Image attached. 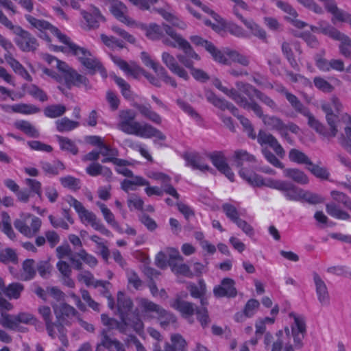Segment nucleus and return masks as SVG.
Here are the masks:
<instances>
[{
	"label": "nucleus",
	"instance_id": "nucleus-1",
	"mask_svg": "<svg viewBox=\"0 0 351 351\" xmlns=\"http://www.w3.org/2000/svg\"><path fill=\"white\" fill-rule=\"evenodd\" d=\"M239 174L244 180L254 187L265 186L280 191L289 201H302L303 189L291 182L272 178L265 179L263 176L254 172H250L243 168L239 170Z\"/></svg>",
	"mask_w": 351,
	"mask_h": 351
},
{
	"label": "nucleus",
	"instance_id": "nucleus-2",
	"mask_svg": "<svg viewBox=\"0 0 351 351\" xmlns=\"http://www.w3.org/2000/svg\"><path fill=\"white\" fill-rule=\"evenodd\" d=\"M136 113L130 109L122 110L119 113L117 128L127 134H133L143 138L156 137L165 141L166 136L161 131L152 125L136 121Z\"/></svg>",
	"mask_w": 351,
	"mask_h": 351
},
{
	"label": "nucleus",
	"instance_id": "nucleus-3",
	"mask_svg": "<svg viewBox=\"0 0 351 351\" xmlns=\"http://www.w3.org/2000/svg\"><path fill=\"white\" fill-rule=\"evenodd\" d=\"M177 38L180 49L183 53L177 54L178 60L186 68L189 69L192 77L197 82L206 83L210 80L209 75L201 69L194 66V60L199 61L200 56L193 50L191 44L184 38L174 35Z\"/></svg>",
	"mask_w": 351,
	"mask_h": 351
},
{
	"label": "nucleus",
	"instance_id": "nucleus-4",
	"mask_svg": "<svg viewBox=\"0 0 351 351\" xmlns=\"http://www.w3.org/2000/svg\"><path fill=\"white\" fill-rule=\"evenodd\" d=\"M64 44L68 46L69 51L77 58L89 75H93L99 72L103 78L107 77V71L102 63L88 49L77 45L71 42L69 38L68 42H65Z\"/></svg>",
	"mask_w": 351,
	"mask_h": 351
},
{
	"label": "nucleus",
	"instance_id": "nucleus-5",
	"mask_svg": "<svg viewBox=\"0 0 351 351\" xmlns=\"http://www.w3.org/2000/svg\"><path fill=\"white\" fill-rule=\"evenodd\" d=\"M141 27L142 29L145 31V35L148 38L152 40H162L164 45L180 49V47L178 43L179 42L177 41V38H175L174 35L181 38H184L180 34H178L170 25L162 23V25L156 23H150L148 26L141 24Z\"/></svg>",
	"mask_w": 351,
	"mask_h": 351
},
{
	"label": "nucleus",
	"instance_id": "nucleus-6",
	"mask_svg": "<svg viewBox=\"0 0 351 351\" xmlns=\"http://www.w3.org/2000/svg\"><path fill=\"white\" fill-rule=\"evenodd\" d=\"M56 66L62 73V76L68 89L70 90L72 86H83L86 89L91 88L88 79L85 75L78 73L66 62L58 60L56 62Z\"/></svg>",
	"mask_w": 351,
	"mask_h": 351
},
{
	"label": "nucleus",
	"instance_id": "nucleus-7",
	"mask_svg": "<svg viewBox=\"0 0 351 351\" xmlns=\"http://www.w3.org/2000/svg\"><path fill=\"white\" fill-rule=\"evenodd\" d=\"M245 132L247 134L249 138L253 140L256 138L258 143L261 146L267 145L274 151L278 156L281 158L285 157V149L280 144L278 139L273 134L263 130H260L258 134L256 135L253 125H252L248 129L245 130Z\"/></svg>",
	"mask_w": 351,
	"mask_h": 351
},
{
	"label": "nucleus",
	"instance_id": "nucleus-8",
	"mask_svg": "<svg viewBox=\"0 0 351 351\" xmlns=\"http://www.w3.org/2000/svg\"><path fill=\"white\" fill-rule=\"evenodd\" d=\"M322 110L326 114V119L330 129L328 130L324 124L320 123L316 118L315 121L318 123L317 129L315 127H311L316 132L326 138H332L336 136L338 132L337 123L339 122V118L337 114L333 113L332 109L329 104H323L321 106Z\"/></svg>",
	"mask_w": 351,
	"mask_h": 351
},
{
	"label": "nucleus",
	"instance_id": "nucleus-9",
	"mask_svg": "<svg viewBox=\"0 0 351 351\" xmlns=\"http://www.w3.org/2000/svg\"><path fill=\"white\" fill-rule=\"evenodd\" d=\"M113 62L117 64L121 70L128 75H132L134 77H137L139 73H142L153 85L160 87V83L159 80L154 77L153 75L148 73L138 66L134 62H131L129 64L126 61L121 59L118 56H112Z\"/></svg>",
	"mask_w": 351,
	"mask_h": 351
},
{
	"label": "nucleus",
	"instance_id": "nucleus-10",
	"mask_svg": "<svg viewBox=\"0 0 351 351\" xmlns=\"http://www.w3.org/2000/svg\"><path fill=\"white\" fill-rule=\"evenodd\" d=\"M245 106L243 108L252 110L258 118L262 119L265 125L270 127L272 130L279 132L285 128V123L279 117L264 114L262 107L257 102L247 101Z\"/></svg>",
	"mask_w": 351,
	"mask_h": 351
},
{
	"label": "nucleus",
	"instance_id": "nucleus-11",
	"mask_svg": "<svg viewBox=\"0 0 351 351\" xmlns=\"http://www.w3.org/2000/svg\"><path fill=\"white\" fill-rule=\"evenodd\" d=\"M17 37L14 39L16 45L23 52L34 51L38 47L37 39L28 31L21 27L16 28L14 33Z\"/></svg>",
	"mask_w": 351,
	"mask_h": 351
},
{
	"label": "nucleus",
	"instance_id": "nucleus-12",
	"mask_svg": "<svg viewBox=\"0 0 351 351\" xmlns=\"http://www.w3.org/2000/svg\"><path fill=\"white\" fill-rule=\"evenodd\" d=\"M291 104V107L295 110V112L302 114L307 117L308 125L309 127L318 126L317 122L315 121V117L311 113L308 108L304 106L301 101L293 94L289 93L285 88H283L281 90Z\"/></svg>",
	"mask_w": 351,
	"mask_h": 351
},
{
	"label": "nucleus",
	"instance_id": "nucleus-13",
	"mask_svg": "<svg viewBox=\"0 0 351 351\" xmlns=\"http://www.w3.org/2000/svg\"><path fill=\"white\" fill-rule=\"evenodd\" d=\"M25 18L32 27L37 29L40 32L49 30L61 43L64 44L65 42H68L69 37L61 33L57 27L52 25L48 21L43 19H38L30 14H25Z\"/></svg>",
	"mask_w": 351,
	"mask_h": 351
},
{
	"label": "nucleus",
	"instance_id": "nucleus-14",
	"mask_svg": "<svg viewBox=\"0 0 351 351\" xmlns=\"http://www.w3.org/2000/svg\"><path fill=\"white\" fill-rule=\"evenodd\" d=\"M80 14L85 21L84 29L86 30L97 29L100 23L106 21L99 9L94 5L86 10H82Z\"/></svg>",
	"mask_w": 351,
	"mask_h": 351
},
{
	"label": "nucleus",
	"instance_id": "nucleus-15",
	"mask_svg": "<svg viewBox=\"0 0 351 351\" xmlns=\"http://www.w3.org/2000/svg\"><path fill=\"white\" fill-rule=\"evenodd\" d=\"M289 317L294 319V325L291 326V333L293 337L294 346L300 349L303 346V339L306 335V326L303 316L296 315L293 313H289Z\"/></svg>",
	"mask_w": 351,
	"mask_h": 351
},
{
	"label": "nucleus",
	"instance_id": "nucleus-16",
	"mask_svg": "<svg viewBox=\"0 0 351 351\" xmlns=\"http://www.w3.org/2000/svg\"><path fill=\"white\" fill-rule=\"evenodd\" d=\"M161 58L164 64L173 74L177 75L185 81H188L190 79L189 74L186 70L182 66L178 64L177 61V57L175 58L169 52L165 51L162 53Z\"/></svg>",
	"mask_w": 351,
	"mask_h": 351
},
{
	"label": "nucleus",
	"instance_id": "nucleus-17",
	"mask_svg": "<svg viewBox=\"0 0 351 351\" xmlns=\"http://www.w3.org/2000/svg\"><path fill=\"white\" fill-rule=\"evenodd\" d=\"M110 5L109 10L112 15L120 22L132 25L134 21L128 16V10L126 5L119 0H106Z\"/></svg>",
	"mask_w": 351,
	"mask_h": 351
},
{
	"label": "nucleus",
	"instance_id": "nucleus-18",
	"mask_svg": "<svg viewBox=\"0 0 351 351\" xmlns=\"http://www.w3.org/2000/svg\"><path fill=\"white\" fill-rule=\"evenodd\" d=\"M213 294L216 298H234L237 295L235 281L230 278H224L220 285L213 289Z\"/></svg>",
	"mask_w": 351,
	"mask_h": 351
},
{
	"label": "nucleus",
	"instance_id": "nucleus-19",
	"mask_svg": "<svg viewBox=\"0 0 351 351\" xmlns=\"http://www.w3.org/2000/svg\"><path fill=\"white\" fill-rule=\"evenodd\" d=\"M183 158L186 162V165L191 167L193 169H197L201 171H209L212 173L215 171L205 163V158L198 152H186Z\"/></svg>",
	"mask_w": 351,
	"mask_h": 351
},
{
	"label": "nucleus",
	"instance_id": "nucleus-20",
	"mask_svg": "<svg viewBox=\"0 0 351 351\" xmlns=\"http://www.w3.org/2000/svg\"><path fill=\"white\" fill-rule=\"evenodd\" d=\"M213 84L217 89L234 100L240 107L243 108L247 105V100L246 97L241 96V94L234 88L228 89L223 86L221 82L218 78H215L213 80Z\"/></svg>",
	"mask_w": 351,
	"mask_h": 351
},
{
	"label": "nucleus",
	"instance_id": "nucleus-21",
	"mask_svg": "<svg viewBox=\"0 0 351 351\" xmlns=\"http://www.w3.org/2000/svg\"><path fill=\"white\" fill-rule=\"evenodd\" d=\"M313 280L319 302L322 305H328L330 297L326 283L317 273L313 274Z\"/></svg>",
	"mask_w": 351,
	"mask_h": 351
},
{
	"label": "nucleus",
	"instance_id": "nucleus-22",
	"mask_svg": "<svg viewBox=\"0 0 351 351\" xmlns=\"http://www.w3.org/2000/svg\"><path fill=\"white\" fill-rule=\"evenodd\" d=\"M171 306L179 311L185 319H188L193 315L197 308L193 303L184 301L180 298H176Z\"/></svg>",
	"mask_w": 351,
	"mask_h": 351
},
{
	"label": "nucleus",
	"instance_id": "nucleus-23",
	"mask_svg": "<svg viewBox=\"0 0 351 351\" xmlns=\"http://www.w3.org/2000/svg\"><path fill=\"white\" fill-rule=\"evenodd\" d=\"M332 39L339 41L338 46L339 53L344 58L351 60V38L339 31Z\"/></svg>",
	"mask_w": 351,
	"mask_h": 351
},
{
	"label": "nucleus",
	"instance_id": "nucleus-24",
	"mask_svg": "<svg viewBox=\"0 0 351 351\" xmlns=\"http://www.w3.org/2000/svg\"><path fill=\"white\" fill-rule=\"evenodd\" d=\"M54 314L57 319H63L71 316L77 317L78 312L71 305L66 303L53 304L52 306Z\"/></svg>",
	"mask_w": 351,
	"mask_h": 351
},
{
	"label": "nucleus",
	"instance_id": "nucleus-25",
	"mask_svg": "<svg viewBox=\"0 0 351 351\" xmlns=\"http://www.w3.org/2000/svg\"><path fill=\"white\" fill-rule=\"evenodd\" d=\"M4 58L16 74L21 75L27 81L31 82L32 80V78L27 71L17 60L14 58L13 54L5 53Z\"/></svg>",
	"mask_w": 351,
	"mask_h": 351
},
{
	"label": "nucleus",
	"instance_id": "nucleus-26",
	"mask_svg": "<svg viewBox=\"0 0 351 351\" xmlns=\"http://www.w3.org/2000/svg\"><path fill=\"white\" fill-rule=\"evenodd\" d=\"M108 330L103 329L101 331V345H104L105 348L109 351H113V348L117 351H125V347L119 340L116 339H111L108 336Z\"/></svg>",
	"mask_w": 351,
	"mask_h": 351
},
{
	"label": "nucleus",
	"instance_id": "nucleus-27",
	"mask_svg": "<svg viewBox=\"0 0 351 351\" xmlns=\"http://www.w3.org/2000/svg\"><path fill=\"white\" fill-rule=\"evenodd\" d=\"M133 307L132 300L127 297L123 292L119 291L117 293V310L120 316H125Z\"/></svg>",
	"mask_w": 351,
	"mask_h": 351
},
{
	"label": "nucleus",
	"instance_id": "nucleus-28",
	"mask_svg": "<svg viewBox=\"0 0 351 351\" xmlns=\"http://www.w3.org/2000/svg\"><path fill=\"white\" fill-rule=\"evenodd\" d=\"M284 176L300 184H306L308 183L307 176L298 169H285L284 170Z\"/></svg>",
	"mask_w": 351,
	"mask_h": 351
},
{
	"label": "nucleus",
	"instance_id": "nucleus-29",
	"mask_svg": "<svg viewBox=\"0 0 351 351\" xmlns=\"http://www.w3.org/2000/svg\"><path fill=\"white\" fill-rule=\"evenodd\" d=\"M36 274L35 261L33 259H26L22 264V273L20 278L24 281L33 279Z\"/></svg>",
	"mask_w": 351,
	"mask_h": 351
},
{
	"label": "nucleus",
	"instance_id": "nucleus-30",
	"mask_svg": "<svg viewBox=\"0 0 351 351\" xmlns=\"http://www.w3.org/2000/svg\"><path fill=\"white\" fill-rule=\"evenodd\" d=\"M235 85L237 88V90L241 94V96L244 97L242 95L244 94L249 98L250 100L247 99L248 102L255 101L253 99V97L256 96L259 90L254 87L252 85L243 82H237Z\"/></svg>",
	"mask_w": 351,
	"mask_h": 351
},
{
	"label": "nucleus",
	"instance_id": "nucleus-31",
	"mask_svg": "<svg viewBox=\"0 0 351 351\" xmlns=\"http://www.w3.org/2000/svg\"><path fill=\"white\" fill-rule=\"evenodd\" d=\"M0 324L5 328L25 332V328H18L16 316L1 312Z\"/></svg>",
	"mask_w": 351,
	"mask_h": 351
},
{
	"label": "nucleus",
	"instance_id": "nucleus-32",
	"mask_svg": "<svg viewBox=\"0 0 351 351\" xmlns=\"http://www.w3.org/2000/svg\"><path fill=\"white\" fill-rule=\"evenodd\" d=\"M125 321L129 326L132 327L133 330L139 335L143 334L144 324L141 319L138 313H129L125 315Z\"/></svg>",
	"mask_w": 351,
	"mask_h": 351
},
{
	"label": "nucleus",
	"instance_id": "nucleus-33",
	"mask_svg": "<svg viewBox=\"0 0 351 351\" xmlns=\"http://www.w3.org/2000/svg\"><path fill=\"white\" fill-rule=\"evenodd\" d=\"M138 302L140 308L143 312H154L157 315H162L165 313V309L146 298H140L138 300Z\"/></svg>",
	"mask_w": 351,
	"mask_h": 351
},
{
	"label": "nucleus",
	"instance_id": "nucleus-34",
	"mask_svg": "<svg viewBox=\"0 0 351 351\" xmlns=\"http://www.w3.org/2000/svg\"><path fill=\"white\" fill-rule=\"evenodd\" d=\"M15 126L29 137L38 138L40 136L38 130L27 121L21 120L16 121Z\"/></svg>",
	"mask_w": 351,
	"mask_h": 351
},
{
	"label": "nucleus",
	"instance_id": "nucleus-35",
	"mask_svg": "<svg viewBox=\"0 0 351 351\" xmlns=\"http://www.w3.org/2000/svg\"><path fill=\"white\" fill-rule=\"evenodd\" d=\"M326 210L327 213L334 218L341 220H348L350 218V215L347 212L340 209L335 203L327 204Z\"/></svg>",
	"mask_w": 351,
	"mask_h": 351
},
{
	"label": "nucleus",
	"instance_id": "nucleus-36",
	"mask_svg": "<svg viewBox=\"0 0 351 351\" xmlns=\"http://www.w3.org/2000/svg\"><path fill=\"white\" fill-rule=\"evenodd\" d=\"M56 129L60 132H70L80 125L77 121H72L67 117H63L56 121Z\"/></svg>",
	"mask_w": 351,
	"mask_h": 351
},
{
	"label": "nucleus",
	"instance_id": "nucleus-37",
	"mask_svg": "<svg viewBox=\"0 0 351 351\" xmlns=\"http://www.w3.org/2000/svg\"><path fill=\"white\" fill-rule=\"evenodd\" d=\"M56 138L61 150L69 152L73 155L77 154L78 148L72 140L59 135L56 136Z\"/></svg>",
	"mask_w": 351,
	"mask_h": 351
},
{
	"label": "nucleus",
	"instance_id": "nucleus-38",
	"mask_svg": "<svg viewBox=\"0 0 351 351\" xmlns=\"http://www.w3.org/2000/svg\"><path fill=\"white\" fill-rule=\"evenodd\" d=\"M256 162V158L254 156L250 154L245 150L239 149L234 152V162L237 167H241L243 165V162Z\"/></svg>",
	"mask_w": 351,
	"mask_h": 351
},
{
	"label": "nucleus",
	"instance_id": "nucleus-39",
	"mask_svg": "<svg viewBox=\"0 0 351 351\" xmlns=\"http://www.w3.org/2000/svg\"><path fill=\"white\" fill-rule=\"evenodd\" d=\"M282 54L286 57L291 66L295 70H299V65L295 58L291 43L283 42L281 45Z\"/></svg>",
	"mask_w": 351,
	"mask_h": 351
},
{
	"label": "nucleus",
	"instance_id": "nucleus-40",
	"mask_svg": "<svg viewBox=\"0 0 351 351\" xmlns=\"http://www.w3.org/2000/svg\"><path fill=\"white\" fill-rule=\"evenodd\" d=\"M289 158L291 161L298 163L312 165L309 158L302 152L297 149H291L289 153Z\"/></svg>",
	"mask_w": 351,
	"mask_h": 351
},
{
	"label": "nucleus",
	"instance_id": "nucleus-41",
	"mask_svg": "<svg viewBox=\"0 0 351 351\" xmlns=\"http://www.w3.org/2000/svg\"><path fill=\"white\" fill-rule=\"evenodd\" d=\"M40 164L41 168L46 173L53 176L58 175L59 170L64 169V164L60 160L56 161L53 165L48 162L44 161L40 162Z\"/></svg>",
	"mask_w": 351,
	"mask_h": 351
},
{
	"label": "nucleus",
	"instance_id": "nucleus-42",
	"mask_svg": "<svg viewBox=\"0 0 351 351\" xmlns=\"http://www.w3.org/2000/svg\"><path fill=\"white\" fill-rule=\"evenodd\" d=\"M24 289V285L19 282H13L8 285L5 290V294L10 299H18Z\"/></svg>",
	"mask_w": 351,
	"mask_h": 351
},
{
	"label": "nucleus",
	"instance_id": "nucleus-43",
	"mask_svg": "<svg viewBox=\"0 0 351 351\" xmlns=\"http://www.w3.org/2000/svg\"><path fill=\"white\" fill-rule=\"evenodd\" d=\"M171 271L177 275H182L187 278H192L194 274L191 271L189 265L184 263H173L172 261L169 263Z\"/></svg>",
	"mask_w": 351,
	"mask_h": 351
},
{
	"label": "nucleus",
	"instance_id": "nucleus-44",
	"mask_svg": "<svg viewBox=\"0 0 351 351\" xmlns=\"http://www.w3.org/2000/svg\"><path fill=\"white\" fill-rule=\"evenodd\" d=\"M66 112V107L61 104H54L47 106L44 114L47 117L56 118L63 115Z\"/></svg>",
	"mask_w": 351,
	"mask_h": 351
},
{
	"label": "nucleus",
	"instance_id": "nucleus-45",
	"mask_svg": "<svg viewBox=\"0 0 351 351\" xmlns=\"http://www.w3.org/2000/svg\"><path fill=\"white\" fill-rule=\"evenodd\" d=\"M40 109L33 104H19L14 105L13 112L25 114H32L38 113Z\"/></svg>",
	"mask_w": 351,
	"mask_h": 351
},
{
	"label": "nucleus",
	"instance_id": "nucleus-46",
	"mask_svg": "<svg viewBox=\"0 0 351 351\" xmlns=\"http://www.w3.org/2000/svg\"><path fill=\"white\" fill-rule=\"evenodd\" d=\"M209 158L210 159L213 165L219 171L222 169L228 163L226 158L221 152H214L209 154Z\"/></svg>",
	"mask_w": 351,
	"mask_h": 351
},
{
	"label": "nucleus",
	"instance_id": "nucleus-47",
	"mask_svg": "<svg viewBox=\"0 0 351 351\" xmlns=\"http://www.w3.org/2000/svg\"><path fill=\"white\" fill-rule=\"evenodd\" d=\"M319 32L328 36L330 38H333L339 32L337 28L330 25L326 21H320L318 22Z\"/></svg>",
	"mask_w": 351,
	"mask_h": 351
},
{
	"label": "nucleus",
	"instance_id": "nucleus-48",
	"mask_svg": "<svg viewBox=\"0 0 351 351\" xmlns=\"http://www.w3.org/2000/svg\"><path fill=\"white\" fill-rule=\"evenodd\" d=\"M101 39L105 45L111 49H123L125 47L123 41L117 38L114 36L101 34Z\"/></svg>",
	"mask_w": 351,
	"mask_h": 351
},
{
	"label": "nucleus",
	"instance_id": "nucleus-49",
	"mask_svg": "<svg viewBox=\"0 0 351 351\" xmlns=\"http://www.w3.org/2000/svg\"><path fill=\"white\" fill-rule=\"evenodd\" d=\"M261 153L268 162L274 167L283 169L285 166L282 162L273 154L268 148L264 147L261 149Z\"/></svg>",
	"mask_w": 351,
	"mask_h": 351
},
{
	"label": "nucleus",
	"instance_id": "nucleus-50",
	"mask_svg": "<svg viewBox=\"0 0 351 351\" xmlns=\"http://www.w3.org/2000/svg\"><path fill=\"white\" fill-rule=\"evenodd\" d=\"M206 51L212 56L215 61L224 64H229L228 59L213 43H211L210 47H209Z\"/></svg>",
	"mask_w": 351,
	"mask_h": 351
},
{
	"label": "nucleus",
	"instance_id": "nucleus-51",
	"mask_svg": "<svg viewBox=\"0 0 351 351\" xmlns=\"http://www.w3.org/2000/svg\"><path fill=\"white\" fill-rule=\"evenodd\" d=\"M61 184L65 187L69 188L71 190H78L80 189V180L71 176L62 177L60 178Z\"/></svg>",
	"mask_w": 351,
	"mask_h": 351
},
{
	"label": "nucleus",
	"instance_id": "nucleus-52",
	"mask_svg": "<svg viewBox=\"0 0 351 351\" xmlns=\"http://www.w3.org/2000/svg\"><path fill=\"white\" fill-rule=\"evenodd\" d=\"M27 93L42 102L48 100V96L46 93L35 84H31L29 86Z\"/></svg>",
	"mask_w": 351,
	"mask_h": 351
},
{
	"label": "nucleus",
	"instance_id": "nucleus-53",
	"mask_svg": "<svg viewBox=\"0 0 351 351\" xmlns=\"http://www.w3.org/2000/svg\"><path fill=\"white\" fill-rule=\"evenodd\" d=\"M244 25L251 30L254 36L262 40L266 38L265 31L263 29H262L260 26H258L256 23H255L252 20L245 21Z\"/></svg>",
	"mask_w": 351,
	"mask_h": 351
},
{
	"label": "nucleus",
	"instance_id": "nucleus-54",
	"mask_svg": "<svg viewBox=\"0 0 351 351\" xmlns=\"http://www.w3.org/2000/svg\"><path fill=\"white\" fill-rule=\"evenodd\" d=\"M303 200L311 204H317L322 203L324 201V199L317 193H313L303 189L302 201Z\"/></svg>",
	"mask_w": 351,
	"mask_h": 351
},
{
	"label": "nucleus",
	"instance_id": "nucleus-55",
	"mask_svg": "<svg viewBox=\"0 0 351 351\" xmlns=\"http://www.w3.org/2000/svg\"><path fill=\"white\" fill-rule=\"evenodd\" d=\"M222 210L226 217L232 222H236L239 219V214L236 207L230 204L225 203L222 205Z\"/></svg>",
	"mask_w": 351,
	"mask_h": 351
},
{
	"label": "nucleus",
	"instance_id": "nucleus-56",
	"mask_svg": "<svg viewBox=\"0 0 351 351\" xmlns=\"http://www.w3.org/2000/svg\"><path fill=\"white\" fill-rule=\"evenodd\" d=\"M76 255L90 267H95L98 263L97 258L94 256L87 253L83 248H81L80 250L76 253Z\"/></svg>",
	"mask_w": 351,
	"mask_h": 351
},
{
	"label": "nucleus",
	"instance_id": "nucleus-57",
	"mask_svg": "<svg viewBox=\"0 0 351 351\" xmlns=\"http://www.w3.org/2000/svg\"><path fill=\"white\" fill-rule=\"evenodd\" d=\"M313 82L317 88L324 93H331L334 90L333 86L321 77H315Z\"/></svg>",
	"mask_w": 351,
	"mask_h": 351
},
{
	"label": "nucleus",
	"instance_id": "nucleus-58",
	"mask_svg": "<svg viewBox=\"0 0 351 351\" xmlns=\"http://www.w3.org/2000/svg\"><path fill=\"white\" fill-rule=\"evenodd\" d=\"M197 320L200 322L201 326L203 328L206 327L209 322L210 319L208 316V312L206 307L196 308L195 311Z\"/></svg>",
	"mask_w": 351,
	"mask_h": 351
},
{
	"label": "nucleus",
	"instance_id": "nucleus-59",
	"mask_svg": "<svg viewBox=\"0 0 351 351\" xmlns=\"http://www.w3.org/2000/svg\"><path fill=\"white\" fill-rule=\"evenodd\" d=\"M330 195L335 201L343 204L346 208L351 210V199L345 193L337 191H332Z\"/></svg>",
	"mask_w": 351,
	"mask_h": 351
},
{
	"label": "nucleus",
	"instance_id": "nucleus-60",
	"mask_svg": "<svg viewBox=\"0 0 351 351\" xmlns=\"http://www.w3.org/2000/svg\"><path fill=\"white\" fill-rule=\"evenodd\" d=\"M17 255L16 252L11 248H6L4 251L0 252V262L7 263L9 262L16 263Z\"/></svg>",
	"mask_w": 351,
	"mask_h": 351
},
{
	"label": "nucleus",
	"instance_id": "nucleus-61",
	"mask_svg": "<svg viewBox=\"0 0 351 351\" xmlns=\"http://www.w3.org/2000/svg\"><path fill=\"white\" fill-rule=\"evenodd\" d=\"M308 169L317 178L322 180H328L330 176L328 170L324 167H321L317 165H310Z\"/></svg>",
	"mask_w": 351,
	"mask_h": 351
},
{
	"label": "nucleus",
	"instance_id": "nucleus-62",
	"mask_svg": "<svg viewBox=\"0 0 351 351\" xmlns=\"http://www.w3.org/2000/svg\"><path fill=\"white\" fill-rule=\"evenodd\" d=\"M177 104L180 108L189 116L195 119H200L199 114L194 110V108L187 102L181 99L177 100Z\"/></svg>",
	"mask_w": 351,
	"mask_h": 351
},
{
	"label": "nucleus",
	"instance_id": "nucleus-63",
	"mask_svg": "<svg viewBox=\"0 0 351 351\" xmlns=\"http://www.w3.org/2000/svg\"><path fill=\"white\" fill-rule=\"evenodd\" d=\"M259 302L255 299L249 300L244 308V315L245 317H250L255 313V311L259 306Z\"/></svg>",
	"mask_w": 351,
	"mask_h": 351
},
{
	"label": "nucleus",
	"instance_id": "nucleus-64",
	"mask_svg": "<svg viewBox=\"0 0 351 351\" xmlns=\"http://www.w3.org/2000/svg\"><path fill=\"white\" fill-rule=\"evenodd\" d=\"M171 340L172 344L178 351H187L186 342L182 335L179 334L173 335H171Z\"/></svg>",
	"mask_w": 351,
	"mask_h": 351
}]
</instances>
